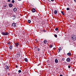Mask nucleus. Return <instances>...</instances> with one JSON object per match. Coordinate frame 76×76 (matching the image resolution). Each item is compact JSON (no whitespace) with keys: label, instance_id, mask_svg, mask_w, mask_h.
I'll list each match as a JSON object with an SVG mask.
<instances>
[{"label":"nucleus","instance_id":"nucleus-12","mask_svg":"<svg viewBox=\"0 0 76 76\" xmlns=\"http://www.w3.org/2000/svg\"><path fill=\"white\" fill-rule=\"evenodd\" d=\"M9 69V66H5V69H6V70H8Z\"/></svg>","mask_w":76,"mask_h":76},{"label":"nucleus","instance_id":"nucleus-41","mask_svg":"<svg viewBox=\"0 0 76 76\" xmlns=\"http://www.w3.org/2000/svg\"><path fill=\"white\" fill-rule=\"evenodd\" d=\"M18 0V1H20V0Z\"/></svg>","mask_w":76,"mask_h":76},{"label":"nucleus","instance_id":"nucleus-40","mask_svg":"<svg viewBox=\"0 0 76 76\" xmlns=\"http://www.w3.org/2000/svg\"><path fill=\"white\" fill-rule=\"evenodd\" d=\"M54 0H51V1H54Z\"/></svg>","mask_w":76,"mask_h":76},{"label":"nucleus","instance_id":"nucleus-39","mask_svg":"<svg viewBox=\"0 0 76 76\" xmlns=\"http://www.w3.org/2000/svg\"><path fill=\"white\" fill-rule=\"evenodd\" d=\"M8 75H10V73H8Z\"/></svg>","mask_w":76,"mask_h":76},{"label":"nucleus","instance_id":"nucleus-27","mask_svg":"<svg viewBox=\"0 0 76 76\" xmlns=\"http://www.w3.org/2000/svg\"><path fill=\"white\" fill-rule=\"evenodd\" d=\"M40 50V49H39V48H37V50L38 51H39Z\"/></svg>","mask_w":76,"mask_h":76},{"label":"nucleus","instance_id":"nucleus-31","mask_svg":"<svg viewBox=\"0 0 76 76\" xmlns=\"http://www.w3.org/2000/svg\"><path fill=\"white\" fill-rule=\"evenodd\" d=\"M18 65H16V66H15V67H16V68H18Z\"/></svg>","mask_w":76,"mask_h":76},{"label":"nucleus","instance_id":"nucleus-10","mask_svg":"<svg viewBox=\"0 0 76 76\" xmlns=\"http://www.w3.org/2000/svg\"><path fill=\"white\" fill-rule=\"evenodd\" d=\"M44 44H46L47 43V41L46 40H45L44 42Z\"/></svg>","mask_w":76,"mask_h":76},{"label":"nucleus","instance_id":"nucleus-1","mask_svg":"<svg viewBox=\"0 0 76 76\" xmlns=\"http://www.w3.org/2000/svg\"><path fill=\"white\" fill-rule=\"evenodd\" d=\"M71 37L72 38V40L73 41H75L76 40V35H75L73 34L72 35Z\"/></svg>","mask_w":76,"mask_h":76},{"label":"nucleus","instance_id":"nucleus-15","mask_svg":"<svg viewBox=\"0 0 76 76\" xmlns=\"http://www.w3.org/2000/svg\"><path fill=\"white\" fill-rule=\"evenodd\" d=\"M55 63H58V60H57V59H55Z\"/></svg>","mask_w":76,"mask_h":76},{"label":"nucleus","instance_id":"nucleus-22","mask_svg":"<svg viewBox=\"0 0 76 76\" xmlns=\"http://www.w3.org/2000/svg\"><path fill=\"white\" fill-rule=\"evenodd\" d=\"M50 48H52V47H53V45H50Z\"/></svg>","mask_w":76,"mask_h":76},{"label":"nucleus","instance_id":"nucleus-33","mask_svg":"<svg viewBox=\"0 0 76 76\" xmlns=\"http://www.w3.org/2000/svg\"><path fill=\"white\" fill-rule=\"evenodd\" d=\"M35 41L36 42H38V41H37V39H35Z\"/></svg>","mask_w":76,"mask_h":76},{"label":"nucleus","instance_id":"nucleus-24","mask_svg":"<svg viewBox=\"0 0 76 76\" xmlns=\"http://www.w3.org/2000/svg\"><path fill=\"white\" fill-rule=\"evenodd\" d=\"M54 37H56V38H57V35L56 34H55Z\"/></svg>","mask_w":76,"mask_h":76},{"label":"nucleus","instance_id":"nucleus-5","mask_svg":"<svg viewBox=\"0 0 76 76\" xmlns=\"http://www.w3.org/2000/svg\"><path fill=\"white\" fill-rule=\"evenodd\" d=\"M15 47H18V46L19 45V43L17 42L15 43Z\"/></svg>","mask_w":76,"mask_h":76},{"label":"nucleus","instance_id":"nucleus-11","mask_svg":"<svg viewBox=\"0 0 76 76\" xmlns=\"http://www.w3.org/2000/svg\"><path fill=\"white\" fill-rule=\"evenodd\" d=\"M57 12H58V11H56V10H55L54 13V14L56 15V14H57Z\"/></svg>","mask_w":76,"mask_h":76},{"label":"nucleus","instance_id":"nucleus-8","mask_svg":"<svg viewBox=\"0 0 76 76\" xmlns=\"http://www.w3.org/2000/svg\"><path fill=\"white\" fill-rule=\"evenodd\" d=\"M17 10V9L16 8H14L13 9V11H14V12H16Z\"/></svg>","mask_w":76,"mask_h":76},{"label":"nucleus","instance_id":"nucleus-6","mask_svg":"<svg viewBox=\"0 0 76 76\" xmlns=\"http://www.w3.org/2000/svg\"><path fill=\"white\" fill-rule=\"evenodd\" d=\"M66 61L67 62H69V61H70V58H67L66 59Z\"/></svg>","mask_w":76,"mask_h":76},{"label":"nucleus","instance_id":"nucleus-42","mask_svg":"<svg viewBox=\"0 0 76 76\" xmlns=\"http://www.w3.org/2000/svg\"><path fill=\"white\" fill-rule=\"evenodd\" d=\"M53 50H55V48H54Z\"/></svg>","mask_w":76,"mask_h":76},{"label":"nucleus","instance_id":"nucleus-29","mask_svg":"<svg viewBox=\"0 0 76 76\" xmlns=\"http://www.w3.org/2000/svg\"><path fill=\"white\" fill-rule=\"evenodd\" d=\"M7 44H10V42H8L7 43Z\"/></svg>","mask_w":76,"mask_h":76},{"label":"nucleus","instance_id":"nucleus-2","mask_svg":"<svg viewBox=\"0 0 76 76\" xmlns=\"http://www.w3.org/2000/svg\"><path fill=\"white\" fill-rule=\"evenodd\" d=\"M1 34L2 35H7L8 34H9V33L7 32H2L1 33Z\"/></svg>","mask_w":76,"mask_h":76},{"label":"nucleus","instance_id":"nucleus-14","mask_svg":"<svg viewBox=\"0 0 76 76\" xmlns=\"http://www.w3.org/2000/svg\"><path fill=\"white\" fill-rule=\"evenodd\" d=\"M24 60H25L26 62H28V59H27V58H25Z\"/></svg>","mask_w":76,"mask_h":76},{"label":"nucleus","instance_id":"nucleus-20","mask_svg":"<svg viewBox=\"0 0 76 76\" xmlns=\"http://www.w3.org/2000/svg\"><path fill=\"white\" fill-rule=\"evenodd\" d=\"M61 13L63 15H64V12L63 11H61Z\"/></svg>","mask_w":76,"mask_h":76},{"label":"nucleus","instance_id":"nucleus-3","mask_svg":"<svg viewBox=\"0 0 76 76\" xmlns=\"http://www.w3.org/2000/svg\"><path fill=\"white\" fill-rule=\"evenodd\" d=\"M12 26L13 27H15V26H16V23H14L12 24Z\"/></svg>","mask_w":76,"mask_h":76},{"label":"nucleus","instance_id":"nucleus-37","mask_svg":"<svg viewBox=\"0 0 76 76\" xmlns=\"http://www.w3.org/2000/svg\"><path fill=\"white\" fill-rule=\"evenodd\" d=\"M15 75H16V74H17V73H16V72H15Z\"/></svg>","mask_w":76,"mask_h":76},{"label":"nucleus","instance_id":"nucleus-25","mask_svg":"<svg viewBox=\"0 0 76 76\" xmlns=\"http://www.w3.org/2000/svg\"><path fill=\"white\" fill-rule=\"evenodd\" d=\"M21 72H22V71H21V70H18V72L19 73H21Z\"/></svg>","mask_w":76,"mask_h":76},{"label":"nucleus","instance_id":"nucleus-26","mask_svg":"<svg viewBox=\"0 0 76 76\" xmlns=\"http://www.w3.org/2000/svg\"><path fill=\"white\" fill-rule=\"evenodd\" d=\"M56 31H58V28H55Z\"/></svg>","mask_w":76,"mask_h":76},{"label":"nucleus","instance_id":"nucleus-38","mask_svg":"<svg viewBox=\"0 0 76 76\" xmlns=\"http://www.w3.org/2000/svg\"><path fill=\"white\" fill-rule=\"evenodd\" d=\"M74 1L75 2H76V0H74Z\"/></svg>","mask_w":76,"mask_h":76},{"label":"nucleus","instance_id":"nucleus-35","mask_svg":"<svg viewBox=\"0 0 76 76\" xmlns=\"http://www.w3.org/2000/svg\"><path fill=\"white\" fill-rule=\"evenodd\" d=\"M8 2H10V0H8Z\"/></svg>","mask_w":76,"mask_h":76},{"label":"nucleus","instance_id":"nucleus-17","mask_svg":"<svg viewBox=\"0 0 76 76\" xmlns=\"http://www.w3.org/2000/svg\"><path fill=\"white\" fill-rule=\"evenodd\" d=\"M67 55H68V56H70V55H71V53H67Z\"/></svg>","mask_w":76,"mask_h":76},{"label":"nucleus","instance_id":"nucleus-18","mask_svg":"<svg viewBox=\"0 0 76 76\" xmlns=\"http://www.w3.org/2000/svg\"><path fill=\"white\" fill-rule=\"evenodd\" d=\"M28 23H31V21L30 20H28Z\"/></svg>","mask_w":76,"mask_h":76},{"label":"nucleus","instance_id":"nucleus-36","mask_svg":"<svg viewBox=\"0 0 76 76\" xmlns=\"http://www.w3.org/2000/svg\"><path fill=\"white\" fill-rule=\"evenodd\" d=\"M59 76H63V75H60Z\"/></svg>","mask_w":76,"mask_h":76},{"label":"nucleus","instance_id":"nucleus-30","mask_svg":"<svg viewBox=\"0 0 76 76\" xmlns=\"http://www.w3.org/2000/svg\"><path fill=\"white\" fill-rule=\"evenodd\" d=\"M6 6H7L6 5H4V7H6Z\"/></svg>","mask_w":76,"mask_h":76},{"label":"nucleus","instance_id":"nucleus-9","mask_svg":"<svg viewBox=\"0 0 76 76\" xmlns=\"http://www.w3.org/2000/svg\"><path fill=\"white\" fill-rule=\"evenodd\" d=\"M9 6L10 7H12L13 6V4H9Z\"/></svg>","mask_w":76,"mask_h":76},{"label":"nucleus","instance_id":"nucleus-19","mask_svg":"<svg viewBox=\"0 0 76 76\" xmlns=\"http://www.w3.org/2000/svg\"><path fill=\"white\" fill-rule=\"evenodd\" d=\"M17 57H20V54H17Z\"/></svg>","mask_w":76,"mask_h":76},{"label":"nucleus","instance_id":"nucleus-16","mask_svg":"<svg viewBox=\"0 0 76 76\" xmlns=\"http://www.w3.org/2000/svg\"><path fill=\"white\" fill-rule=\"evenodd\" d=\"M9 48L10 50H12V48H12V45H10L9 47Z\"/></svg>","mask_w":76,"mask_h":76},{"label":"nucleus","instance_id":"nucleus-21","mask_svg":"<svg viewBox=\"0 0 76 76\" xmlns=\"http://www.w3.org/2000/svg\"><path fill=\"white\" fill-rule=\"evenodd\" d=\"M12 3H15V1L14 0H12Z\"/></svg>","mask_w":76,"mask_h":76},{"label":"nucleus","instance_id":"nucleus-7","mask_svg":"<svg viewBox=\"0 0 76 76\" xmlns=\"http://www.w3.org/2000/svg\"><path fill=\"white\" fill-rule=\"evenodd\" d=\"M61 47H60L59 48H58V53H59V52H60V51H61Z\"/></svg>","mask_w":76,"mask_h":76},{"label":"nucleus","instance_id":"nucleus-23","mask_svg":"<svg viewBox=\"0 0 76 76\" xmlns=\"http://www.w3.org/2000/svg\"><path fill=\"white\" fill-rule=\"evenodd\" d=\"M62 60H63V61H64L65 60V58H62Z\"/></svg>","mask_w":76,"mask_h":76},{"label":"nucleus","instance_id":"nucleus-13","mask_svg":"<svg viewBox=\"0 0 76 76\" xmlns=\"http://www.w3.org/2000/svg\"><path fill=\"white\" fill-rule=\"evenodd\" d=\"M12 18L13 20L15 19L16 18V16H15V15H13L12 16Z\"/></svg>","mask_w":76,"mask_h":76},{"label":"nucleus","instance_id":"nucleus-28","mask_svg":"<svg viewBox=\"0 0 76 76\" xmlns=\"http://www.w3.org/2000/svg\"><path fill=\"white\" fill-rule=\"evenodd\" d=\"M66 10H69V8H66Z\"/></svg>","mask_w":76,"mask_h":76},{"label":"nucleus","instance_id":"nucleus-34","mask_svg":"<svg viewBox=\"0 0 76 76\" xmlns=\"http://www.w3.org/2000/svg\"><path fill=\"white\" fill-rule=\"evenodd\" d=\"M68 68H70V66H68Z\"/></svg>","mask_w":76,"mask_h":76},{"label":"nucleus","instance_id":"nucleus-4","mask_svg":"<svg viewBox=\"0 0 76 76\" xmlns=\"http://www.w3.org/2000/svg\"><path fill=\"white\" fill-rule=\"evenodd\" d=\"M36 11V10L35 8H33L31 9V11L33 13H35V11Z\"/></svg>","mask_w":76,"mask_h":76},{"label":"nucleus","instance_id":"nucleus-32","mask_svg":"<svg viewBox=\"0 0 76 76\" xmlns=\"http://www.w3.org/2000/svg\"><path fill=\"white\" fill-rule=\"evenodd\" d=\"M12 58V59H14V60H15V58L13 57V58Z\"/></svg>","mask_w":76,"mask_h":76}]
</instances>
